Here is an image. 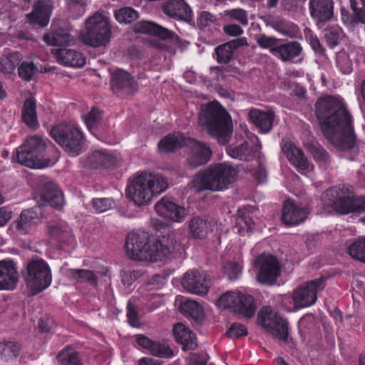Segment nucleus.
Returning <instances> with one entry per match:
<instances>
[{
	"instance_id": "obj_1",
	"label": "nucleus",
	"mask_w": 365,
	"mask_h": 365,
	"mask_svg": "<svg viewBox=\"0 0 365 365\" xmlns=\"http://www.w3.org/2000/svg\"><path fill=\"white\" fill-rule=\"evenodd\" d=\"M322 130L328 140L340 150L353 148L355 142L352 119L340 96H325L315 104Z\"/></svg>"
},
{
	"instance_id": "obj_2",
	"label": "nucleus",
	"mask_w": 365,
	"mask_h": 365,
	"mask_svg": "<svg viewBox=\"0 0 365 365\" xmlns=\"http://www.w3.org/2000/svg\"><path fill=\"white\" fill-rule=\"evenodd\" d=\"M163 237L162 240L150 239L148 232L138 230L128 234L125 250L128 256L135 260L157 262L161 261L173 252H180L182 248L180 244Z\"/></svg>"
},
{
	"instance_id": "obj_3",
	"label": "nucleus",
	"mask_w": 365,
	"mask_h": 365,
	"mask_svg": "<svg viewBox=\"0 0 365 365\" xmlns=\"http://www.w3.org/2000/svg\"><path fill=\"white\" fill-rule=\"evenodd\" d=\"M199 124L220 144L227 143L232 133L231 116L217 101L201 106Z\"/></svg>"
},
{
	"instance_id": "obj_4",
	"label": "nucleus",
	"mask_w": 365,
	"mask_h": 365,
	"mask_svg": "<svg viewBox=\"0 0 365 365\" xmlns=\"http://www.w3.org/2000/svg\"><path fill=\"white\" fill-rule=\"evenodd\" d=\"M237 175V167L230 162L211 165L195 175L192 186L198 192L205 190L221 191L234 182Z\"/></svg>"
},
{
	"instance_id": "obj_5",
	"label": "nucleus",
	"mask_w": 365,
	"mask_h": 365,
	"mask_svg": "<svg viewBox=\"0 0 365 365\" xmlns=\"http://www.w3.org/2000/svg\"><path fill=\"white\" fill-rule=\"evenodd\" d=\"M168 187L167 180L161 175L143 173L136 176L127 188V196L135 205L140 207L149 205L153 198Z\"/></svg>"
},
{
	"instance_id": "obj_6",
	"label": "nucleus",
	"mask_w": 365,
	"mask_h": 365,
	"mask_svg": "<svg viewBox=\"0 0 365 365\" xmlns=\"http://www.w3.org/2000/svg\"><path fill=\"white\" fill-rule=\"evenodd\" d=\"M322 200L326 205L332 207L341 214L365 212V196L354 197L344 186L327 190L322 195Z\"/></svg>"
},
{
	"instance_id": "obj_7",
	"label": "nucleus",
	"mask_w": 365,
	"mask_h": 365,
	"mask_svg": "<svg viewBox=\"0 0 365 365\" xmlns=\"http://www.w3.org/2000/svg\"><path fill=\"white\" fill-rule=\"evenodd\" d=\"M45 149L46 143L41 137L31 136L16 148L11 160L31 168H46L50 165V160L43 155Z\"/></svg>"
},
{
	"instance_id": "obj_8",
	"label": "nucleus",
	"mask_w": 365,
	"mask_h": 365,
	"mask_svg": "<svg viewBox=\"0 0 365 365\" xmlns=\"http://www.w3.org/2000/svg\"><path fill=\"white\" fill-rule=\"evenodd\" d=\"M111 29L109 17L104 12L97 11L86 21V29L81 38L83 43L93 47L106 46L110 40Z\"/></svg>"
},
{
	"instance_id": "obj_9",
	"label": "nucleus",
	"mask_w": 365,
	"mask_h": 365,
	"mask_svg": "<svg viewBox=\"0 0 365 365\" xmlns=\"http://www.w3.org/2000/svg\"><path fill=\"white\" fill-rule=\"evenodd\" d=\"M51 137L71 156L79 155L83 144V135L74 123H62L51 130Z\"/></svg>"
},
{
	"instance_id": "obj_10",
	"label": "nucleus",
	"mask_w": 365,
	"mask_h": 365,
	"mask_svg": "<svg viewBox=\"0 0 365 365\" xmlns=\"http://www.w3.org/2000/svg\"><path fill=\"white\" fill-rule=\"evenodd\" d=\"M216 305L222 309H229L247 318H251L255 312L254 298L240 289L227 291L217 300Z\"/></svg>"
},
{
	"instance_id": "obj_11",
	"label": "nucleus",
	"mask_w": 365,
	"mask_h": 365,
	"mask_svg": "<svg viewBox=\"0 0 365 365\" xmlns=\"http://www.w3.org/2000/svg\"><path fill=\"white\" fill-rule=\"evenodd\" d=\"M26 280L28 286L36 294L48 288L52 281L51 271L48 264L43 259L31 262L27 267Z\"/></svg>"
},
{
	"instance_id": "obj_12",
	"label": "nucleus",
	"mask_w": 365,
	"mask_h": 365,
	"mask_svg": "<svg viewBox=\"0 0 365 365\" xmlns=\"http://www.w3.org/2000/svg\"><path fill=\"white\" fill-rule=\"evenodd\" d=\"M258 323L272 336L279 340L286 341L288 336L287 322L270 307H263L258 314Z\"/></svg>"
},
{
	"instance_id": "obj_13",
	"label": "nucleus",
	"mask_w": 365,
	"mask_h": 365,
	"mask_svg": "<svg viewBox=\"0 0 365 365\" xmlns=\"http://www.w3.org/2000/svg\"><path fill=\"white\" fill-rule=\"evenodd\" d=\"M325 287V279L319 278L307 282L293 293V301L297 309L307 307L315 304L318 292Z\"/></svg>"
},
{
	"instance_id": "obj_14",
	"label": "nucleus",
	"mask_w": 365,
	"mask_h": 365,
	"mask_svg": "<svg viewBox=\"0 0 365 365\" xmlns=\"http://www.w3.org/2000/svg\"><path fill=\"white\" fill-rule=\"evenodd\" d=\"M259 268L257 279L263 284H272L280 274V266L277 259L272 255L262 254L257 259Z\"/></svg>"
},
{
	"instance_id": "obj_15",
	"label": "nucleus",
	"mask_w": 365,
	"mask_h": 365,
	"mask_svg": "<svg viewBox=\"0 0 365 365\" xmlns=\"http://www.w3.org/2000/svg\"><path fill=\"white\" fill-rule=\"evenodd\" d=\"M181 284L188 292L200 296L206 294L210 288L207 274L197 269L187 271Z\"/></svg>"
},
{
	"instance_id": "obj_16",
	"label": "nucleus",
	"mask_w": 365,
	"mask_h": 365,
	"mask_svg": "<svg viewBox=\"0 0 365 365\" xmlns=\"http://www.w3.org/2000/svg\"><path fill=\"white\" fill-rule=\"evenodd\" d=\"M252 145L247 141L237 143L226 147L227 154L233 159L248 161L252 160L255 153L261 148V143L258 137L251 134L249 137Z\"/></svg>"
},
{
	"instance_id": "obj_17",
	"label": "nucleus",
	"mask_w": 365,
	"mask_h": 365,
	"mask_svg": "<svg viewBox=\"0 0 365 365\" xmlns=\"http://www.w3.org/2000/svg\"><path fill=\"white\" fill-rule=\"evenodd\" d=\"M282 149L288 160L294 165L299 172L309 178H312L314 166L304 157L303 152L291 142H284Z\"/></svg>"
},
{
	"instance_id": "obj_18",
	"label": "nucleus",
	"mask_w": 365,
	"mask_h": 365,
	"mask_svg": "<svg viewBox=\"0 0 365 365\" xmlns=\"http://www.w3.org/2000/svg\"><path fill=\"white\" fill-rule=\"evenodd\" d=\"M155 210L159 216L175 222H182L187 215L184 207L166 197H163L155 204Z\"/></svg>"
},
{
	"instance_id": "obj_19",
	"label": "nucleus",
	"mask_w": 365,
	"mask_h": 365,
	"mask_svg": "<svg viewBox=\"0 0 365 365\" xmlns=\"http://www.w3.org/2000/svg\"><path fill=\"white\" fill-rule=\"evenodd\" d=\"M186 146L190 148V153L187 157L190 166L196 168L203 165L210 160L212 151L206 144L188 138Z\"/></svg>"
},
{
	"instance_id": "obj_20",
	"label": "nucleus",
	"mask_w": 365,
	"mask_h": 365,
	"mask_svg": "<svg viewBox=\"0 0 365 365\" xmlns=\"http://www.w3.org/2000/svg\"><path fill=\"white\" fill-rule=\"evenodd\" d=\"M309 214V210L294 200L284 202L282 210V221L287 225H297L303 222Z\"/></svg>"
},
{
	"instance_id": "obj_21",
	"label": "nucleus",
	"mask_w": 365,
	"mask_h": 365,
	"mask_svg": "<svg viewBox=\"0 0 365 365\" xmlns=\"http://www.w3.org/2000/svg\"><path fill=\"white\" fill-rule=\"evenodd\" d=\"M41 217L42 211L40 207L24 210L13 225L19 234L26 235L41 221Z\"/></svg>"
},
{
	"instance_id": "obj_22",
	"label": "nucleus",
	"mask_w": 365,
	"mask_h": 365,
	"mask_svg": "<svg viewBox=\"0 0 365 365\" xmlns=\"http://www.w3.org/2000/svg\"><path fill=\"white\" fill-rule=\"evenodd\" d=\"M163 13L168 17L181 21L192 19V11L185 0H168L161 5Z\"/></svg>"
},
{
	"instance_id": "obj_23",
	"label": "nucleus",
	"mask_w": 365,
	"mask_h": 365,
	"mask_svg": "<svg viewBox=\"0 0 365 365\" xmlns=\"http://www.w3.org/2000/svg\"><path fill=\"white\" fill-rule=\"evenodd\" d=\"M53 9L51 0H38L27 17L34 25L45 27L48 24Z\"/></svg>"
},
{
	"instance_id": "obj_24",
	"label": "nucleus",
	"mask_w": 365,
	"mask_h": 365,
	"mask_svg": "<svg viewBox=\"0 0 365 365\" xmlns=\"http://www.w3.org/2000/svg\"><path fill=\"white\" fill-rule=\"evenodd\" d=\"M309 9L312 18L317 24L329 21L334 15L333 0H309Z\"/></svg>"
},
{
	"instance_id": "obj_25",
	"label": "nucleus",
	"mask_w": 365,
	"mask_h": 365,
	"mask_svg": "<svg viewBox=\"0 0 365 365\" xmlns=\"http://www.w3.org/2000/svg\"><path fill=\"white\" fill-rule=\"evenodd\" d=\"M111 87L115 93L120 91L128 94H133L138 89L136 81L127 71L118 69L113 75Z\"/></svg>"
},
{
	"instance_id": "obj_26",
	"label": "nucleus",
	"mask_w": 365,
	"mask_h": 365,
	"mask_svg": "<svg viewBox=\"0 0 365 365\" xmlns=\"http://www.w3.org/2000/svg\"><path fill=\"white\" fill-rule=\"evenodd\" d=\"M18 281V272L11 261H0V290L13 289Z\"/></svg>"
},
{
	"instance_id": "obj_27",
	"label": "nucleus",
	"mask_w": 365,
	"mask_h": 365,
	"mask_svg": "<svg viewBox=\"0 0 365 365\" xmlns=\"http://www.w3.org/2000/svg\"><path fill=\"white\" fill-rule=\"evenodd\" d=\"M135 340L138 346L148 351L152 355L158 357L171 358L173 356L172 350L144 335H136Z\"/></svg>"
},
{
	"instance_id": "obj_28",
	"label": "nucleus",
	"mask_w": 365,
	"mask_h": 365,
	"mask_svg": "<svg viewBox=\"0 0 365 365\" xmlns=\"http://www.w3.org/2000/svg\"><path fill=\"white\" fill-rule=\"evenodd\" d=\"M135 340L138 346L148 351L152 355L158 357L171 358L173 356L172 350L144 335H136Z\"/></svg>"
},
{
	"instance_id": "obj_29",
	"label": "nucleus",
	"mask_w": 365,
	"mask_h": 365,
	"mask_svg": "<svg viewBox=\"0 0 365 365\" xmlns=\"http://www.w3.org/2000/svg\"><path fill=\"white\" fill-rule=\"evenodd\" d=\"M249 118L261 133H267L272 128L274 114L271 111L252 109L249 112Z\"/></svg>"
},
{
	"instance_id": "obj_30",
	"label": "nucleus",
	"mask_w": 365,
	"mask_h": 365,
	"mask_svg": "<svg viewBox=\"0 0 365 365\" xmlns=\"http://www.w3.org/2000/svg\"><path fill=\"white\" fill-rule=\"evenodd\" d=\"M53 53L57 61L66 66L81 67L86 63V58L83 54L73 49H55Z\"/></svg>"
},
{
	"instance_id": "obj_31",
	"label": "nucleus",
	"mask_w": 365,
	"mask_h": 365,
	"mask_svg": "<svg viewBox=\"0 0 365 365\" xmlns=\"http://www.w3.org/2000/svg\"><path fill=\"white\" fill-rule=\"evenodd\" d=\"M41 199L56 209H61L64 205L62 192L53 182L46 183L41 192Z\"/></svg>"
},
{
	"instance_id": "obj_32",
	"label": "nucleus",
	"mask_w": 365,
	"mask_h": 365,
	"mask_svg": "<svg viewBox=\"0 0 365 365\" xmlns=\"http://www.w3.org/2000/svg\"><path fill=\"white\" fill-rule=\"evenodd\" d=\"M134 30L138 33L155 35L163 39H173L176 36L173 31L151 21L138 22Z\"/></svg>"
},
{
	"instance_id": "obj_33",
	"label": "nucleus",
	"mask_w": 365,
	"mask_h": 365,
	"mask_svg": "<svg viewBox=\"0 0 365 365\" xmlns=\"http://www.w3.org/2000/svg\"><path fill=\"white\" fill-rule=\"evenodd\" d=\"M187 138L180 133L168 134L158 143V150L160 153L173 152L176 149L186 146Z\"/></svg>"
},
{
	"instance_id": "obj_34",
	"label": "nucleus",
	"mask_w": 365,
	"mask_h": 365,
	"mask_svg": "<svg viewBox=\"0 0 365 365\" xmlns=\"http://www.w3.org/2000/svg\"><path fill=\"white\" fill-rule=\"evenodd\" d=\"M302 51V48L298 42L291 41L278 45L272 51V55L283 62L291 61Z\"/></svg>"
},
{
	"instance_id": "obj_35",
	"label": "nucleus",
	"mask_w": 365,
	"mask_h": 365,
	"mask_svg": "<svg viewBox=\"0 0 365 365\" xmlns=\"http://www.w3.org/2000/svg\"><path fill=\"white\" fill-rule=\"evenodd\" d=\"M173 334L184 349H194L197 346L195 335L183 324H177L173 328Z\"/></svg>"
},
{
	"instance_id": "obj_36",
	"label": "nucleus",
	"mask_w": 365,
	"mask_h": 365,
	"mask_svg": "<svg viewBox=\"0 0 365 365\" xmlns=\"http://www.w3.org/2000/svg\"><path fill=\"white\" fill-rule=\"evenodd\" d=\"M352 13L341 11V21L349 29L354 30L359 24H365V10L362 8H356L351 3Z\"/></svg>"
},
{
	"instance_id": "obj_37",
	"label": "nucleus",
	"mask_w": 365,
	"mask_h": 365,
	"mask_svg": "<svg viewBox=\"0 0 365 365\" xmlns=\"http://www.w3.org/2000/svg\"><path fill=\"white\" fill-rule=\"evenodd\" d=\"M21 60L22 55L19 51L4 53L0 57V71L5 75L14 73Z\"/></svg>"
},
{
	"instance_id": "obj_38",
	"label": "nucleus",
	"mask_w": 365,
	"mask_h": 365,
	"mask_svg": "<svg viewBox=\"0 0 365 365\" xmlns=\"http://www.w3.org/2000/svg\"><path fill=\"white\" fill-rule=\"evenodd\" d=\"M43 41L51 46H69L75 41L74 38L63 29L46 34Z\"/></svg>"
},
{
	"instance_id": "obj_39",
	"label": "nucleus",
	"mask_w": 365,
	"mask_h": 365,
	"mask_svg": "<svg viewBox=\"0 0 365 365\" xmlns=\"http://www.w3.org/2000/svg\"><path fill=\"white\" fill-rule=\"evenodd\" d=\"M22 118L29 127L34 129L38 127L36 102L34 98H29L25 101L22 110Z\"/></svg>"
},
{
	"instance_id": "obj_40",
	"label": "nucleus",
	"mask_w": 365,
	"mask_h": 365,
	"mask_svg": "<svg viewBox=\"0 0 365 365\" xmlns=\"http://www.w3.org/2000/svg\"><path fill=\"white\" fill-rule=\"evenodd\" d=\"M115 161V158L104 150H94L88 158V164L93 168L109 167Z\"/></svg>"
},
{
	"instance_id": "obj_41",
	"label": "nucleus",
	"mask_w": 365,
	"mask_h": 365,
	"mask_svg": "<svg viewBox=\"0 0 365 365\" xmlns=\"http://www.w3.org/2000/svg\"><path fill=\"white\" fill-rule=\"evenodd\" d=\"M56 360L60 365H82L79 353L72 346H66L60 351Z\"/></svg>"
},
{
	"instance_id": "obj_42",
	"label": "nucleus",
	"mask_w": 365,
	"mask_h": 365,
	"mask_svg": "<svg viewBox=\"0 0 365 365\" xmlns=\"http://www.w3.org/2000/svg\"><path fill=\"white\" fill-rule=\"evenodd\" d=\"M68 276L80 283H88L92 286H96L98 283L96 274L88 269H71L68 272Z\"/></svg>"
},
{
	"instance_id": "obj_43",
	"label": "nucleus",
	"mask_w": 365,
	"mask_h": 365,
	"mask_svg": "<svg viewBox=\"0 0 365 365\" xmlns=\"http://www.w3.org/2000/svg\"><path fill=\"white\" fill-rule=\"evenodd\" d=\"M180 312L187 317L199 321L203 317L202 307L195 301L185 299L181 302L180 306Z\"/></svg>"
},
{
	"instance_id": "obj_44",
	"label": "nucleus",
	"mask_w": 365,
	"mask_h": 365,
	"mask_svg": "<svg viewBox=\"0 0 365 365\" xmlns=\"http://www.w3.org/2000/svg\"><path fill=\"white\" fill-rule=\"evenodd\" d=\"M220 15L225 21H236L243 26L249 23L247 11L240 8L225 10Z\"/></svg>"
},
{
	"instance_id": "obj_45",
	"label": "nucleus",
	"mask_w": 365,
	"mask_h": 365,
	"mask_svg": "<svg viewBox=\"0 0 365 365\" xmlns=\"http://www.w3.org/2000/svg\"><path fill=\"white\" fill-rule=\"evenodd\" d=\"M190 235L194 238H204L210 230L206 220L200 217H193L189 222Z\"/></svg>"
},
{
	"instance_id": "obj_46",
	"label": "nucleus",
	"mask_w": 365,
	"mask_h": 365,
	"mask_svg": "<svg viewBox=\"0 0 365 365\" xmlns=\"http://www.w3.org/2000/svg\"><path fill=\"white\" fill-rule=\"evenodd\" d=\"M238 212L234 232L240 235L245 236L252 230L254 223L249 215H247L241 209Z\"/></svg>"
},
{
	"instance_id": "obj_47",
	"label": "nucleus",
	"mask_w": 365,
	"mask_h": 365,
	"mask_svg": "<svg viewBox=\"0 0 365 365\" xmlns=\"http://www.w3.org/2000/svg\"><path fill=\"white\" fill-rule=\"evenodd\" d=\"M20 353V345L7 341L0 342V359L9 361L15 359Z\"/></svg>"
},
{
	"instance_id": "obj_48",
	"label": "nucleus",
	"mask_w": 365,
	"mask_h": 365,
	"mask_svg": "<svg viewBox=\"0 0 365 365\" xmlns=\"http://www.w3.org/2000/svg\"><path fill=\"white\" fill-rule=\"evenodd\" d=\"M348 253L352 258L365 263V237H359L351 243Z\"/></svg>"
},
{
	"instance_id": "obj_49",
	"label": "nucleus",
	"mask_w": 365,
	"mask_h": 365,
	"mask_svg": "<svg viewBox=\"0 0 365 365\" xmlns=\"http://www.w3.org/2000/svg\"><path fill=\"white\" fill-rule=\"evenodd\" d=\"M101 111L95 107L92 108L88 114L82 115V118L88 130L93 135H96L95 130L101 119Z\"/></svg>"
},
{
	"instance_id": "obj_50",
	"label": "nucleus",
	"mask_w": 365,
	"mask_h": 365,
	"mask_svg": "<svg viewBox=\"0 0 365 365\" xmlns=\"http://www.w3.org/2000/svg\"><path fill=\"white\" fill-rule=\"evenodd\" d=\"M38 68L34 62L24 61L19 63L18 68L19 76L24 81H30L36 73Z\"/></svg>"
},
{
	"instance_id": "obj_51",
	"label": "nucleus",
	"mask_w": 365,
	"mask_h": 365,
	"mask_svg": "<svg viewBox=\"0 0 365 365\" xmlns=\"http://www.w3.org/2000/svg\"><path fill=\"white\" fill-rule=\"evenodd\" d=\"M114 16L119 23L129 24L137 19L138 13L131 7H124L115 10Z\"/></svg>"
},
{
	"instance_id": "obj_52",
	"label": "nucleus",
	"mask_w": 365,
	"mask_h": 365,
	"mask_svg": "<svg viewBox=\"0 0 365 365\" xmlns=\"http://www.w3.org/2000/svg\"><path fill=\"white\" fill-rule=\"evenodd\" d=\"M66 3L68 11L77 18L86 12L88 0H66Z\"/></svg>"
},
{
	"instance_id": "obj_53",
	"label": "nucleus",
	"mask_w": 365,
	"mask_h": 365,
	"mask_svg": "<svg viewBox=\"0 0 365 365\" xmlns=\"http://www.w3.org/2000/svg\"><path fill=\"white\" fill-rule=\"evenodd\" d=\"M269 25L274 30L284 36H290L294 31V24L282 19H273Z\"/></svg>"
},
{
	"instance_id": "obj_54",
	"label": "nucleus",
	"mask_w": 365,
	"mask_h": 365,
	"mask_svg": "<svg viewBox=\"0 0 365 365\" xmlns=\"http://www.w3.org/2000/svg\"><path fill=\"white\" fill-rule=\"evenodd\" d=\"M258 46L263 49H269L272 54V51L276 49L278 39L274 36H269L264 34H259L255 37Z\"/></svg>"
},
{
	"instance_id": "obj_55",
	"label": "nucleus",
	"mask_w": 365,
	"mask_h": 365,
	"mask_svg": "<svg viewBox=\"0 0 365 365\" xmlns=\"http://www.w3.org/2000/svg\"><path fill=\"white\" fill-rule=\"evenodd\" d=\"M92 206L96 213H102L112 209L115 206V202L111 198H94Z\"/></svg>"
},
{
	"instance_id": "obj_56",
	"label": "nucleus",
	"mask_w": 365,
	"mask_h": 365,
	"mask_svg": "<svg viewBox=\"0 0 365 365\" xmlns=\"http://www.w3.org/2000/svg\"><path fill=\"white\" fill-rule=\"evenodd\" d=\"M233 52L234 51L228 43L217 46L215 48L217 61L221 63L229 62L232 57Z\"/></svg>"
},
{
	"instance_id": "obj_57",
	"label": "nucleus",
	"mask_w": 365,
	"mask_h": 365,
	"mask_svg": "<svg viewBox=\"0 0 365 365\" xmlns=\"http://www.w3.org/2000/svg\"><path fill=\"white\" fill-rule=\"evenodd\" d=\"M336 65L343 74H349L352 71V63L345 53H341L336 56Z\"/></svg>"
},
{
	"instance_id": "obj_58",
	"label": "nucleus",
	"mask_w": 365,
	"mask_h": 365,
	"mask_svg": "<svg viewBox=\"0 0 365 365\" xmlns=\"http://www.w3.org/2000/svg\"><path fill=\"white\" fill-rule=\"evenodd\" d=\"M224 271L230 279H236L242 272V266L239 262H228Z\"/></svg>"
},
{
	"instance_id": "obj_59",
	"label": "nucleus",
	"mask_w": 365,
	"mask_h": 365,
	"mask_svg": "<svg viewBox=\"0 0 365 365\" xmlns=\"http://www.w3.org/2000/svg\"><path fill=\"white\" fill-rule=\"evenodd\" d=\"M227 334L232 338H237L247 334V329L245 326L239 323H234L227 331Z\"/></svg>"
},
{
	"instance_id": "obj_60",
	"label": "nucleus",
	"mask_w": 365,
	"mask_h": 365,
	"mask_svg": "<svg viewBox=\"0 0 365 365\" xmlns=\"http://www.w3.org/2000/svg\"><path fill=\"white\" fill-rule=\"evenodd\" d=\"M224 32L230 36L237 37L240 36L244 34L242 28L236 24H229L225 25L223 27Z\"/></svg>"
},
{
	"instance_id": "obj_61",
	"label": "nucleus",
	"mask_w": 365,
	"mask_h": 365,
	"mask_svg": "<svg viewBox=\"0 0 365 365\" xmlns=\"http://www.w3.org/2000/svg\"><path fill=\"white\" fill-rule=\"evenodd\" d=\"M121 280L124 285L129 287L138 277L139 274L137 271L125 270L121 272Z\"/></svg>"
},
{
	"instance_id": "obj_62",
	"label": "nucleus",
	"mask_w": 365,
	"mask_h": 365,
	"mask_svg": "<svg viewBox=\"0 0 365 365\" xmlns=\"http://www.w3.org/2000/svg\"><path fill=\"white\" fill-rule=\"evenodd\" d=\"M127 309V317L129 324L133 327H138L139 323L138 319V314L135 308L129 303L128 304Z\"/></svg>"
},
{
	"instance_id": "obj_63",
	"label": "nucleus",
	"mask_w": 365,
	"mask_h": 365,
	"mask_svg": "<svg viewBox=\"0 0 365 365\" xmlns=\"http://www.w3.org/2000/svg\"><path fill=\"white\" fill-rule=\"evenodd\" d=\"M325 38L331 47H334L339 43L340 38L339 34L336 30L327 31L325 34Z\"/></svg>"
},
{
	"instance_id": "obj_64",
	"label": "nucleus",
	"mask_w": 365,
	"mask_h": 365,
	"mask_svg": "<svg viewBox=\"0 0 365 365\" xmlns=\"http://www.w3.org/2000/svg\"><path fill=\"white\" fill-rule=\"evenodd\" d=\"M213 21L212 15L208 11H202L197 19V22L201 26H207Z\"/></svg>"
}]
</instances>
